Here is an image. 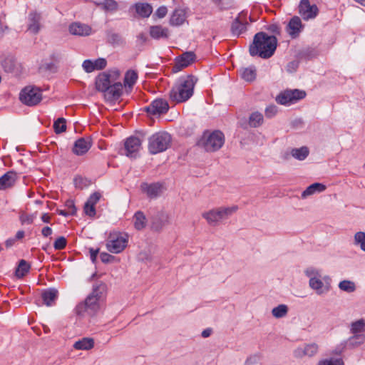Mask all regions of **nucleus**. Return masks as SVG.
<instances>
[{"label": "nucleus", "instance_id": "obj_1", "mask_svg": "<svg viewBox=\"0 0 365 365\" xmlns=\"http://www.w3.org/2000/svg\"><path fill=\"white\" fill-rule=\"evenodd\" d=\"M277 46V39L275 36H269L264 32L257 33L252 43L249 48L252 56H259L262 58H269L274 53Z\"/></svg>", "mask_w": 365, "mask_h": 365}, {"label": "nucleus", "instance_id": "obj_2", "mask_svg": "<svg viewBox=\"0 0 365 365\" xmlns=\"http://www.w3.org/2000/svg\"><path fill=\"white\" fill-rule=\"evenodd\" d=\"M106 285L104 283H97L93 285L91 293L86 298L84 302L79 303L76 307V313L84 316L86 313L93 316L100 309L99 300L106 292Z\"/></svg>", "mask_w": 365, "mask_h": 365}, {"label": "nucleus", "instance_id": "obj_3", "mask_svg": "<svg viewBox=\"0 0 365 365\" xmlns=\"http://www.w3.org/2000/svg\"><path fill=\"white\" fill-rule=\"evenodd\" d=\"M197 79L190 75L181 78L170 91V98L175 103H182L187 101L193 94V89Z\"/></svg>", "mask_w": 365, "mask_h": 365}, {"label": "nucleus", "instance_id": "obj_4", "mask_svg": "<svg viewBox=\"0 0 365 365\" xmlns=\"http://www.w3.org/2000/svg\"><path fill=\"white\" fill-rule=\"evenodd\" d=\"M238 210L237 205L220 207L202 213V216L211 226H217L222 221L228 219Z\"/></svg>", "mask_w": 365, "mask_h": 365}, {"label": "nucleus", "instance_id": "obj_5", "mask_svg": "<svg viewBox=\"0 0 365 365\" xmlns=\"http://www.w3.org/2000/svg\"><path fill=\"white\" fill-rule=\"evenodd\" d=\"M224 143V134L220 130H215L212 133L205 132L197 144L207 152H215L222 148Z\"/></svg>", "mask_w": 365, "mask_h": 365}, {"label": "nucleus", "instance_id": "obj_6", "mask_svg": "<svg viewBox=\"0 0 365 365\" xmlns=\"http://www.w3.org/2000/svg\"><path fill=\"white\" fill-rule=\"evenodd\" d=\"M171 135L167 132H158L148 138L149 153L155 155L165 151L171 144Z\"/></svg>", "mask_w": 365, "mask_h": 365}, {"label": "nucleus", "instance_id": "obj_7", "mask_svg": "<svg viewBox=\"0 0 365 365\" xmlns=\"http://www.w3.org/2000/svg\"><path fill=\"white\" fill-rule=\"evenodd\" d=\"M128 235L118 232H110L106 242L107 250L114 254L120 253L126 247Z\"/></svg>", "mask_w": 365, "mask_h": 365}, {"label": "nucleus", "instance_id": "obj_8", "mask_svg": "<svg viewBox=\"0 0 365 365\" xmlns=\"http://www.w3.org/2000/svg\"><path fill=\"white\" fill-rule=\"evenodd\" d=\"M19 99L26 106H36L42 100L41 90L36 86H26L20 92Z\"/></svg>", "mask_w": 365, "mask_h": 365}, {"label": "nucleus", "instance_id": "obj_9", "mask_svg": "<svg viewBox=\"0 0 365 365\" xmlns=\"http://www.w3.org/2000/svg\"><path fill=\"white\" fill-rule=\"evenodd\" d=\"M305 96L306 92L303 90H286L277 96L276 101L281 105H288L294 103L304 98Z\"/></svg>", "mask_w": 365, "mask_h": 365}, {"label": "nucleus", "instance_id": "obj_10", "mask_svg": "<svg viewBox=\"0 0 365 365\" xmlns=\"http://www.w3.org/2000/svg\"><path fill=\"white\" fill-rule=\"evenodd\" d=\"M299 13L304 20L314 19L319 9L316 4H310L309 0H301L299 5Z\"/></svg>", "mask_w": 365, "mask_h": 365}, {"label": "nucleus", "instance_id": "obj_11", "mask_svg": "<svg viewBox=\"0 0 365 365\" xmlns=\"http://www.w3.org/2000/svg\"><path fill=\"white\" fill-rule=\"evenodd\" d=\"M142 192L145 193L149 198L153 199L160 196L165 190V187L161 182L147 183L143 182L140 185Z\"/></svg>", "mask_w": 365, "mask_h": 365}, {"label": "nucleus", "instance_id": "obj_12", "mask_svg": "<svg viewBox=\"0 0 365 365\" xmlns=\"http://www.w3.org/2000/svg\"><path fill=\"white\" fill-rule=\"evenodd\" d=\"M142 140L135 136L128 138L124 143V148L126 156L136 158L141 148Z\"/></svg>", "mask_w": 365, "mask_h": 365}, {"label": "nucleus", "instance_id": "obj_13", "mask_svg": "<svg viewBox=\"0 0 365 365\" xmlns=\"http://www.w3.org/2000/svg\"><path fill=\"white\" fill-rule=\"evenodd\" d=\"M169 110V105L167 101L158 98L154 100L150 105L145 108V110L153 115H160L166 113Z\"/></svg>", "mask_w": 365, "mask_h": 365}, {"label": "nucleus", "instance_id": "obj_14", "mask_svg": "<svg viewBox=\"0 0 365 365\" xmlns=\"http://www.w3.org/2000/svg\"><path fill=\"white\" fill-rule=\"evenodd\" d=\"M195 54L192 51L183 53L180 56L178 57L173 67L174 72H178L182 68L187 67L195 60Z\"/></svg>", "mask_w": 365, "mask_h": 365}, {"label": "nucleus", "instance_id": "obj_15", "mask_svg": "<svg viewBox=\"0 0 365 365\" xmlns=\"http://www.w3.org/2000/svg\"><path fill=\"white\" fill-rule=\"evenodd\" d=\"M69 33L74 36H87L91 34L90 26L80 22H73L68 27Z\"/></svg>", "mask_w": 365, "mask_h": 365}, {"label": "nucleus", "instance_id": "obj_16", "mask_svg": "<svg viewBox=\"0 0 365 365\" xmlns=\"http://www.w3.org/2000/svg\"><path fill=\"white\" fill-rule=\"evenodd\" d=\"M303 28L302 21L299 16H294L289 21L287 26V32L292 38H295L299 36Z\"/></svg>", "mask_w": 365, "mask_h": 365}, {"label": "nucleus", "instance_id": "obj_17", "mask_svg": "<svg viewBox=\"0 0 365 365\" xmlns=\"http://www.w3.org/2000/svg\"><path fill=\"white\" fill-rule=\"evenodd\" d=\"M169 223L168 214L163 211L158 212L153 216L152 228L155 231H159Z\"/></svg>", "mask_w": 365, "mask_h": 365}, {"label": "nucleus", "instance_id": "obj_18", "mask_svg": "<svg viewBox=\"0 0 365 365\" xmlns=\"http://www.w3.org/2000/svg\"><path fill=\"white\" fill-rule=\"evenodd\" d=\"M92 145L90 138L78 139L73 145V152L77 155H82L88 152Z\"/></svg>", "mask_w": 365, "mask_h": 365}, {"label": "nucleus", "instance_id": "obj_19", "mask_svg": "<svg viewBox=\"0 0 365 365\" xmlns=\"http://www.w3.org/2000/svg\"><path fill=\"white\" fill-rule=\"evenodd\" d=\"M248 23L242 18V14H240L231 25V32L233 36H239L247 31Z\"/></svg>", "mask_w": 365, "mask_h": 365}, {"label": "nucleus", "instance_id": "obj_20", "mask_svg": "<svg viewBox=\"0 0 365 365\" xmlns=\"http://www.w3.org/2000/svg\"><path fill=\"white\" fill-rule=\"evenodd\" d=\"M318 351V345L315 343L307 344L304 347H298L294 351L295 357L302 358L303 356H312Z\"/></svg>", "mask_w": 365, "mask_h": 365}, {"label": "nucleus", "instance_id": "obj_21", "mask_svg": "<svg viewBox=\"0 0 365 365\" xmlns=\"http://www.w3.org/2000/svg\"><path fill=\"white\" fill-rule=\"evenodd\" d=\"M122 90H123V85L121 83L118 82V83H113V84L111 83L109 86L108 89H107L104 92L105 97L108 101H113V100L118 99L121 96Z\"/></svg>", "mask_w": 365, "mask_h": 365}, {"label": "nucleus", "instance_id": "obj_22", "mask_svg": "<svg viewBox=\"0 0 365 365\" xmlns=\"http://www.w3.org/2000/svg\"><path fill=\"white\" fill-rule=\"evenodd\" d=\"M17 179V174L14 171H9L0 177V190L11 187Z\"/></svg>", "mask_w": 365, "mask_h": 365}, {"label": "nucleus", "instance_id": "obj_23", "mask_svg": "<svg viewBox=\"0 0 365 365\" xmlns=\"http://www.w3.org/2000/svg\"><path fill=\"white\" fill-rule=\"evenodd\" d=\"M309 149L306 146H302L299 148H292L289 153H286L284 154V158L288 160L291 155L298 160H304L309 155Z\"/></svg>", "mask_w": 365, "mask_h": 365}, {"label": "nucleus", "instance_id": "obj_24", "mask_svg": "<svg viewBox=\"0 0 365 365\" xmlns=\"http://www.w3.org/2000/svg\"><path fill=\"white\" fill-rule=\"evenodd\" d=\"M110 76L108 73H103L99 74L96 80V87L98 91L105 92L108 89L111 84Z\"/></svg>", "mask_w": 365, "mask_h": 365}, {"label": "nucleus", "instance_id": "obj_25", "mask_svg": "<svg viewBox=\"0 0 365 365\" xmlns=\"http://www.w3.org/2000/svg\"><path fill=\"white\" fill-rule=\"evenodd\" d=\"M309 285L310 288L316 292L319 295L327 292L329 289V286L324 285V282L321 280V277L316 279H311L309 280Z\"/></svg>", "mask_w": 365, "mask_h": 365}, {"label": "nucleus", "instance_id": "obj_26", "mask_svg": "<svg viewBox=\"0 0 365 365\" xmlns=\"http://www.w3.org/2000/svg\"><path fill=\"white\" fill-rule=\"evenodd\" d=\"M41 297L46 306H52L57 299L58 290L54 288L48 289L42 292Z\"/></svg>", "mask_w": 365, "mask_h": 365}, {"label": "nucleus", "instance_id": "obj_27", "mask_svg": "<svg viewBox=\"0 0 365 365\" xmlns=\"http://www.w3.org/2000/svg\"><path fill=\"white\" fill-rule=\"evenodd\" d=\"M41 16L36 13H31L29 17L28 30L36 34L40 30Z\"/></svg>", "mask_w": 365, "mask_h": 365}, {"label": "nucleus", "instance_id": "obj_28", "mask_svg": "<svg viewBox=\"0 0 365 365\" xmlns=\"http://www.w3.org/2000/svg\"><path fill=\"white\" fill-rule=\"evenodd\" d=\"M150 35L153 38H168L169 36V30L161 26H152L150 28Z\"/></svg>", "mask_w": 365, "mask_h": 365}, {"label": "nucleus", "instance_id": "obj_29", "mask_svg": "<svg viewBox=\"0 0 365 365\" xmlns=\"http://www.w3.org/2000/svg\"><path fill=\"white\" fill-rule=\"evenodd\" d=\"M325 185L319 182H314L308 186L302 193V198H307L308 196L314 195L316 192H322L326 190Z\"/></svg>", "mask_w": 365, "mask_h": 365}, {"label": "nucleus", "instance_id": "obj_30", "mask_svg": "<svg viewBox=\"0 0 365 365\" xmlns=\"http://www.w3.org/2000/svg\"><path fill=\"white\" fill-rule=\"evenodd\" d=\"M136 13L142 18H148L153 12L152 6L147 3H137L134 5Z\"/></svg>", "mask_w": 365, "mask_h": 365}, {"label": "nucleus", "instance_id": "obj_31", "mask_svg": "<svg viewBox=\"0 0 365 365\" xmlns=\"http://www.w3.org/2000/svg\"><path fill=\"white\" fill-rule=\"evenodd\" d=\"M185 20V13L182 9H175L170 19V24L172 26H180Z\"/></svg>", "mask_w": 365, "mask_h": 365}, {"label": "nucleus", "instance_id": "obj_32", "mask_svg": "<svg viewBox=\"0 0 365 365\" xmlns=\"http://www.w3.org/2000/svg\"><path fill=\"white\" fill-rule=\"evenodd\" d=\"M96 4L105 11L115 12L118 10V4L115 0H103V1L96 2Z\"/></svg>", "mask_w": 365, "mask_h": 365}, {"label": "nucleus", "instance_id": "obj_33", "mask_svg": "<svg viewBox=\"0 0 365 365\" xmlns=\"http://www.w3.org/2000/svg\"><path fill=\"white\" fill-rule=\"evenodd\" d=\"M94 346V341L92 338H83L75 342L73 347L78 350H89Z\"/></svg>", "mask_w": 365, "mask_h": 365}, {"label": "nucleus", "instance_id": "obj_34", "mask_svg": "<svg viewBox=\"0 0 365 365\" xmlns=\"http://www.w3.org/2000/svg\"><path fill=\"white\" fill-rule=\"evenodd\" d=\"M365 342V334H353L347 340L346 344L350 348H355Z\"/></svg>", "mask_w": 365, "mask_h": 365}, {"label": "nucleus", "instance_id": "obj_35", "mask_svg": "<svg viewBox=\"0 0 365 365\" xmlns=\"http://www.w3.org/2000/svg\"><path fill=\"white\" fill-rule=\"evenodd\" d=\"M351 332L353 334H365V320L363 319H359L351 324Z\"/></svg>", "mask_w": 365, "mask_h": 365}, {"label": "nucleus", "instance_id": "obj_36", "mask_svg": "<svg viewBox=\"0 0 365 365\" xmlns=\"http://www.w3.org/2000/svg\"><path fill=\"white\" fill-rule=\"evenodd\" d=\"M289 308L286 304H279L272 309V314L277 319L283 318L287 316Z\"/></svg>", "mask_w": 365, "mask_h": 365}, {"label": "nucleus", "instance_id": "obj_37", "mask_svg": "<svg viewBox=\"0 0 365 365\" xmlns=\"http://www.w3.org/2000/svg\"><path fill=\"white\" fill-rule=\"evenodd\" d=\"M134 225L137 230H142L146 225V217L143 212L138 211L134 215Z\"/></svg>", "mask_w": 365, "mask_h": 365}, {"label": "nucleus", "instance_id": "obj_38", "mask_svg": "<svg viewBox=\"0 0 365 365\" xmlns=\"http://www.w3.org/2000/svg\"><path fill=\"white\" fill-rule=\"evenodd\" d=\"M138 79V74L135 71L129 70L126 72L124 78L125 86L131 88Z\"/></svg>", "mask_w": 365, "mask_h": 365}, {"label": "nucleus", "instance_id": "obj_39", "mask_svg": "<svg viewBox=\"0 0 365 365\" xmlns=\"http://www.w3.org/2000/svg\"><path fill=\"white\" fill-rule=\"evenodd\" d=\"M242 78L248 82H251L256 78V69L255 67L242 68L241 70Z\"/></svg>", "mask_w": 365, "mask_h": 365}, {"label": "nucleus", "instance_id": "obj_40", "mask_svg": "<svg viewBox=\"0 0 365 365\" xmlns=\"http://www.w3.org/2000/svg\"><path fill=\"white\" fill-rule=\"evenodd\" d=\"M107 41L113 46H119L124 43V40L122 36L119 34L114 32L107 33Z\"/></svg>", "mask_w": 365, "mask_h": 365}, {"label": "nucleus", "instance_id": "obj_41", "mask_svg": "<svg viewBox=\"0 0 365 365\" xmlns=\"http://www.w3.org/2000/svg\"><path fill=\"white\" fill-rule=\"evenodd\" d=\"M263 115L259 112L252 113L249 118V124L251 127L257 128L263 123Z\"/></svg>", "mask_w": 365, "mask_h": 365}, {"label": "nucleus", "instance_id": "obj_42", "mask_svg": "<svg viewBox=\"0 0 365 365\" xmlns=\"http://www.w3.org/2000/svg\"><path fill=\"white\" fill-rule=\"evenodd\" d=\"M58 70L57 63L53 61H44L39 66V71L41 72H49V73H56Z\"/></svg>", "mask_w": 365, "mask_h": 365}, {"label": "nucleus", "instance_id": "obj_43", "mask_svg": "<svg viewBox=\"0 0 365 365\" xmlns=\"http://www.w3.org/2000/svg\"><path fill=\"white\" fill-rule=\"evenodd\" d=\"M30 265L24 259L19 262V266L16 270V276L18 278L24 277L29 271Z\"/></svg>", "mask_w": 365, "mask_h": 365}, {"label": "nucleus", "instance_id": "obj_44", "mask_svg": "<svg viewBox=\"0 0 365 365\" xmlns=\"http://www.w3.org/2000/svg\"><path fill=\"white\" fill-rule=\"evenodd\" d=\"M339 288L345 292L352 293L356 291V287L354 282L350 280H342L339 283Z\"/></svg>", "mask_w": 365, "mask_h": 365}, {"label": "nucleus", "instance_id": "obj_45", "mask_svg": "<svg viewBox=\"0 0 365 365\" xmlns=\"http://www.w3.org/2000/svg\"><path fill=\"white\" fill-rule=\"evenodd\" d=\"M1 66L4 70L7 73H11L14 71L15 68V62L14 59L11 56L5 57L1 61Z\"/></svg>", "mask_w": 365, "mask_h": 365}, {"label": "nucleus", "instance_id": "obj_46", "mask_svg": "<svg viewBox=\"0 0 365 365\" xmlns=\"http://www.w3.org/2000/svg\"><path fill=\"white\" fill-rule=\"evenodd\" d=\"M66 121L63 118H58L53 123V128L56 134L65 132L66 130Z\"/></svg>", "mask_w": 365, "mask_h": 365}, {"label": "nucleus", "instance_id": "obj_47", "mask_svg": "<svg viewBox=\"0 0 365 365\" xmlns=\"http://www.w3.org/2000/svg\"><path fill=\"white\" fill-rule=\"evenodd\" d=\"M354 242L356 245H359L360 248L365 252V232H356L354 236Z\"/></svg>", "mask_w": 365, "mask_h": 365}, {"label": "nucleus", "instance_id": "obj_48", "mask_svg": "<svg viewBox=\"0 0 365 365\" xmlns=\"http://www.w3.org/2000/svg\"><path fill=\"white\" fill-rule=\"evenodd\" d=\"M36 217V214L28 215L25 212H22L19 217V220L21 224L31 225L33 223L34 219Z\"/></svg>", "mask_w": 365, "mask_h": 365}, {"label": "nucleus", "instance_id": "obj_49", "mask_svg": "<svg viewBox=\"0 0 365 365\" xmlns=\"http://www.w3.org/2000/svg\"><path fill=\"white\" fill-rule=\"evenodd\" d=\"M318 365H344V362L341 359H330L319 361Z\"/></svg>", "mask_w": 365, "mask_h": 365}, {"label": "nucleus", "instance_id": "obj_50", "mask_svg": "<svg viewBox=\"0 0 365 365\" xmlns=\"http://www.w3.org/2000/svg\"><path fill=\"white\" fill-rule=\"evenodd\" d=\"M304 273L306 276L309 278V279L312 278L316 279L317 277H321L319 271L312 267L307 268L304 271Z\"/></svg>", "mask_w": 365, "mask_h": 365}, {"label": "nucleus", "instance_id": "obj_51", "mask_svg": "<svg viewBox=\"0 0 365 365\" xmlns=\"http://www.w3.org/2000/svg\"><path fill=\"white\" fill-rule=\"evenodd\" d=\"M84 212L89 217H94L96 215L95 205H91L88 202H86L84 205Z\"/></svg>", "mask_w": 365, "mask_h": 365}, {"label": "nucleus", "instance_id": "obj_52", "mask_svg": "<svg viewBox=\"0 0 365 365\" xmlns=\"http://www.w3.org/2000/svg\"><path fill=\"white\" fill-rule=\"evenodd\" d=\"M66 239L64 237H59L56 240L53 247L56 250H62L66 246Z\"/></svg>", "mask_w": 365, "mask_h": 365}, {"label": "nucleus", "instance_id": "obj_53", "mask_svg": "<svg viewBox=\"0 0 365 365\" xmlns=\"http://www.w3.org/2000/svg\"><path fill=\"white\" fill-rule=\"evenodd\" d=\"M93 64H94L93 61H92L91 60L87 59L83 62L82 66L86 72L91 73L93 71H95V66Z\"/></svg>", "mask_w": 365, "mask_h": 365}, {"label": "nucleus", "instance_id": "obj_54", "mask_svg": "<svg viewBox=\"0 0 365 365\" xmlns=\"http://www.w3.org/2000/svg\"><path fill=\"white\" fill-rule=\"evenodd\" d=\"M93 63H94L93 65L95 66V70L103 69L107 65V61L103 58H97L95 61H93Z\"/></svg>", "mask_w": 365, "mask_h": 365}, {"label": "nucleus", "instance_id": "obj_55", "mask_svg": "<svg viewBox=\"0 0 365 365\" xmlns=\"http://www.w3.org/2000/svg\"><path fill=\"white\" fill-rule=\"evenodd\" d=\"M277 113V107L274 105H270L265 109V115L267 118H272Z\"/></svg>", "mask_w": 365, "mask_h": 365}, {"label": "nucleus", "instance_id": "obj_56", "mask_svg": "<svg viewBox=\"0 0 365 365\" xmlns=\"http://www.w3.org/2000/svg\"><path fill=\"white\" fill-rule=\"evenodd\" d=\"M101 197V195L99 192H95L89 197L86 202L95 205L99 201Z\"/></svg>", "mask_w": 365, "mask_h": 365}, {"label": "nucleus", "instance_id": "obj_57", "mask_svg": "<svg viewBox=\"0 0 365 365\" xmlns=\"http://www.w3.org/2000/svg\"><path fill=\"white\" fill-rule=\"evenodd\" d=\"M66 206L68 208L67 211H69L71 215H74L76 213V207L74 202L71 200H68L66 202Z\"/></svg>", "mask_w": 365, "mask_h": 365}, {"label": "nucleus", "instance_id": "obj_58", "mask_svg": "<svg viewBox=\"0 0 365 365\" xmlns=\"http://www.w3.org/2000/svg\"><path fill=\"white\" fill-rule=\"evenodd\" d=\"M267 30L272 34L279 35L280 34V27L279 25L276 24H272L267 26Z\"/></svg>", "mask_w": 365, "mask_h": 365}, {"label": "nucleus", "instance_id": "obj_59", "mask_svg": "<svg viewBox=\"0 0 365 365\" xmlns=\"http://www.w3.org/2000/svg\"><path fill=\"white\" fill-rule=\"evenodd\" d=\"M168 13L167 7L165 6H160L155 11V15L162 19L166 16Z\"/></svg>", "mask_w": 365, "mask_h": 365}, {"label": "nucleus", "instance_id": "obj_60", "mask_svg": "<svg viewBox=\"0 0 365 365\" xmlns=\"http://www.w3.org/2000/svg\"><path fill=\"white\" fill-rule=\"evenodd\" d=\"M259 359V355L254 354L247 357L245 361V365H253L256 364Z\"/></svg>", "mask_w": 365, "mask_h": 365}, {"label": "nucleus", "instance_id": "obj_61", "mask_svg": "<svg viewBox=\"0 0 365 365\" xmlns=\"http://www.w3.org/2000/svg\"><path fill=\"white\" fill-rule=\"evenodd\" d=\"M100 258L103 262L108 263L112 262V260L114 259V257L108 253L102 252L100 255Z\"/></svg>", "mask_w": 365, "mask_h": 365}, {"label": "nucleus", "instance_id": "obj_62", "mask_svg": "<svg viewBox=\"0 0 365 365\" xmlns=\"http://www.w3.org/2000/svg\"><path fill=\"white\" fill-rule=\"evenodd\" d=\"M138 259L141 261H150L152 258L150 254L145 251L140 252Z\"/></svg>", "mask_w": 365, "mask_h": 365}, {"label": "nucleus", "instance_id": "obj_63", "mask_svg": "<svg viewBox=\"0 0 365 365\" xmlns=\"http://www.w3.org/2000/svg\"><path fill=\"white\" fill-rule=\"evenodd\" d=\"M61 58V53L59 52L53 51L50 55L51 61H53V62H55L57 64L59 63Z\"/></svg>", "mask_w": 365, "mask_h": 365}, {"label": "nucleus", "instance_id": "obj_64", "mask_svg": "<svg viewBox=\"0 0 365 365\" xmlns=\"http://www.w3.org/2000/svg\"><path fill=\"white\" fill-rule=\"evenodd\" d=\"M299 63L297 61H291L287 66V70L289 73H292L297 68Z\"/></svg>", "mask_w": 365, "mask_h": 365}]
</instances>
